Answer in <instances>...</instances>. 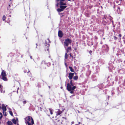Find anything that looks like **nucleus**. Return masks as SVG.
Returning a JSON list of instances; mask_svg holds the SVG:
<instances>
[{
  "label": "nucleus",
  "mask_w": 125,
  "mask_h": 125,
  "mask_svg": "<svg viewBox=\"0 0 125 125\" xmlns=\"http://www.w3.org/2000/svg\"><path fill=\"white\" fill-rule=\"evenodd\" d=\"M72 42V40L68 38L65 39L63 42L64 46L65 48L68 47L69 44H71Z\"/></svg>",
  "instance_id": "f257e3e1"
},
{
  "label": "nucleus",
  "mask_w": 125,
  "mask_h": 125,
  "mask_svg": "<svg viewBox=\"0 0 125 125\" xmlns=\"http://www.w3.org/2000/svg\"><path fill=\"white\" fill-rule=\"evenodd\" d=\"M7 74L6 73L5 71L4 70H2L1 76H2V77L1 78L3 80L5 81H7V79L6 76Z\"/></svg>",
  "instance_id": "f03ea898"
},
{
  "label": "nucleus",
  "mask_w": 125,
  "mask_h": 125,
  "mask_svg": "<svg viewBox=\"0 0 125 125\" xmlns=\"http://www.w3.org/2000/svg\"><path fill=\"white\" fill-rule=\"evenodd\" d=\"M76 86H67V90L70 92L71 94H73L74 90L76 88Z\"/></svg>",
  "instance_id": "7ed1b4c3"
},
{
  "label": "nucleus",
  "mask_w": 125,
  "mask_h": 125,
  "mask_svg": "<svg viewBox=\"0 0 125 125\" xmlns=\"http://www.w3.org/2000/svg\"><path fill=\"white\" fill-rule=\"evenodd\" d=\"M31 123H32V124H34V121L32 118L30 116H29L28 117H26L25 118V120L26 121L25 122H27V121H28V122H29V121H31Z\"/></svg>",
  "instance_id": "20e7f679"
},
{
  "label": "nucleus",
  "mask_w": 125,
  "mask_h": 125,
  "mask_svg": "<svg viewBox=\"0 0 125 125\" xmlns=\"http://www.w3.org/2000/svg\"><path fill=\"white\" fill-rule=\"evenodd\" d=\"M57 111L56 112V115H58L61 114L63 111L64 110H62V111H61L59 109L57 110Z\"/></svg>",
  "instance_id": "39448f33"
},
{
  "label": "nucleus",
  "mask_w": 125,
  "mask_h": 125,
  "mask_svg": "<svg viewBox=\"0 0 125 125\" xmlns=\"http://www.w3.org/2000/svg\"><path fill=\"white\" fill-rule=\"evenodd\" d=\"M63 34L62 31L60 30L58 32V36L59 37L62 38V37Z\"/></svg>",
  "instance_id": "423d86ee"
},
{
  "label": "nucleus",
  "mask_w": 125,
  "mask_h": 125,
  "mask_svg": "<svg viewBox=\"0 0 125 125\" xmlns=\"http://www.w3.org/2000/svg\"><path fill=\"white\" fill-rule=\"evenodd\" d=\"M103 48L105 49L106 52H108L109 50L108 47L107 45H104L103 47Z\"/></svg>",
  "instance_id": "0eeeda50"
},
{
  "label": "nucleus",
  "mask_w": 125,
  "mask_h": 125,
  "mask_svg": "<svg viewBox=\"0 0 125 125\" xmlns=\"http://www.w3.org/2000/svg\"><path fill=\"white\" fill-rule=\"evenodd\" d=\"M74 73H70L69 74L68 77L70 80H71L74 75Z\"/></svg>",
  "instance_id": "6e6552de"
},
{
  "label": "nucleus",
  "mask_w": 125,
  "mask_h": 125,
  "mask_svg": "<svg viewBox=\"0 0 125 125\" xmlns=\"http://www.w3.org/2000/svg\"><path fill=\"white\" fill-rule=\"evenodd\" d=\"M2 109L3 111H6V107L4 104H2Z\"/></svg>",
  "instance_id": "1a4fd4ad"
},
{
  "label": "nucleus",
  "mask_w": 125,
  "mask_h": 125,
  "mask_svg": "<svg viewBox=\"0 0 125 125\" xmlns=\"http://www.w3.org/2000/svg\"><path fill=\"white\" fill-rule=\"evenodd\" d=\"M62 1H61L60 2V5L65 6V5H66V4L65 3L63 2Z\"/></svg>",
  "instance_id": "9d476101"
},
{
  "label": "nucleus",
  "mask_w": 125,
  "mask_h": 125,
  "mask_svg": "<svg viewBox=\"0 0 125 125\" xmlns=\"http://www.w3.org/2000/svg\"><path fill=\"white\" fill-rule=\"evenodd\" d=\"M67 6H61L60 5V8L62 9H63V10L65 9L66 7Z\"/></svg>",
  "instance_id": "9b49d317"
},
{
  "label": "nucleus",
  "mask_w": 125,
  "mask_h": 125,
  "mask_svg": "<svg viewBox=\"0 0 125 125\" xmlns=\"http://www.w3.org/2000/svg\"><path fill=\"white\" fill-rule=\"evenodd\" d=\"M7 124L8 125H12V123L10 121H8L7 122Z\"/></svg>",
  "instance_id": "f8f14e48"
},
{
  "label": "nucleus",
  "mask_w": 125,
  "mask_h": 125,
  "mask_svg": "<svg viewBox=\"0 0 125 125\" xmlns=\"http://www.w3.org/2000/svg\"><path fill=\"white\" fill-rule=\"evenodd\" d=\"M66 51L67 52H68L69 51H71V47H68L66 49Z\"/></svg>",
  "instance_id": "ddd939ff"
},
{
  "label": "nucleus",
  "mask_w": 125,
  "mask_h": 125,
  "mask_svg": "<svg viewBox=\"0 0 125 125\" xmlns=\"http://www.w3.org/2000/svg\"><path fill=\"white\" fill-rule=\"evenodd\" d=\"M11 121L14 124H16V120L14 118L12 119Z\"/></svg>",
  "instance_id": "4468645a"
},
{
  "label": "nucleus",
  "mask_w": 125,
  "mask_h": 125,
  "mask_svg": "<svg viewBox=\"0 0 125 125\" xmlns=\"http://www.w3.org/2000/svg\"><path fill=\"white\" fill-rule=\"evenodd\" d=\"M57 10V11L59 12H61L63 11V9H62L61 8H60L58 9Z\"/></svg>",
  "instance_id": "2eb2a0df"
},
{
  "label": "nucleus",
  "mask_w": 125,
  "mask_h": 125,
  "mask_svg": "<svg viewBox=\"0 0 125 125\" xmlns=\"http://www.w3.org/2000/svg\"><path fill=\"white\" fill-rule=\"evenodd\" d=\"M49 109L50 111V113L51 115H52L53 114L52 112L53 111V110L52 108H49Z\"/></svg>",
  "instance_id": "dca6fc26"
},
{
  "label": "nucleus",
  "mask_w": 125,
  "mask_h": 125,
  "mask_svg": "<svg viewBox=\"0 0 125 125\" xmlns=\"http://www.w3.org/2000/svg\"><path fill=\"white\" fill-rule=\"evenodd\" d=\"M69 68L70 69V71L71 72H74V71L73 70V69L72 67L70 66H69Z\"/></svg>",
  "instance_id": "f3484780"
},
{
  "label": "nucleus",
  "mask_w": 125,
  "mask_h": 125,
  "mask_svg": "<svg viewBox=\"0 0 125 125\" xmlns=\"http://www.w3.org/2000/svg\"><path fill=\"white\" fill-rule=\"evenodd\" d=\"M26 124H27L28 125H33V124H32L31 123L29 122H28V121H27V122H25Z\"/></svg>",
  "instance_id": "a211bd4d"
},
{
  "label": "nucleus",
  "mask_w": 125,
  "mask_h": 125,
  "mask_svg": "<svg viewBox=\"0 0 125 125\" xmlns=\"http://www.w3.org/2000/svg\"><path fill=\"white\" fill-rule=\"evenodd\" d=\"M78 76L76 75L74 76L73 77V79L74 80H76L78 78Z\"/></svg>",
  "instance_id": "6ab92c4d"
},
{
  "label": "nucleus",
  "mask_w": 125,
  "mask_h": 125,
  "mask_svg": "<svg viewBox=\"0 0 125 125\" xmlns=\"http://www.w3.org/2000/svg\"><path fill=\"white\" fill-rule=\"evenodd\" d=\"M6 111H3V114L4 115L6 116L7 115V114L6 113Z\"/></svg>",
  "instance_id": "aec40b11"
},
{
  "label": "nucleus",
  "mask_w": 125,
  "mask_h": 125,
  "mask_svg": "<svg viewBox=\"0 0 125 125\" xmlns=\"http://www.w3.org/2000/svg\"><path fill=\"white\" fill-rule=\"evenodd\" d=\"M68 55L67 53H65V59H67L68 58Z\"/></svg>",
  "instance_id": "412c9836"
},
{
  "label": "nucleus",
  "mask_w": 125,
  "mask_h": 125,
  "mask_svg": "<svg viewBox=\"0 0 125 125\" xmlns=\"http://www.w3.org/2000/svg\"><path fill=\"white\" fill-rule=\"evenodd\" d=\"M30 77H31L30 78V80L31 81H33L34 80V77H32L31 76H30Z\"/></svg>",
  "instance_id": "4be33fe9"
},
{
  "label": "nucleus",
  "mask_w": 125,
  "mask_h": 125,
  "mask_svg": "<svg viewBox=\"0 0 125 125\" xmlns=\"http://www.w3.org/2000/svg\"><path fill=\"white\" fill-rule=\"evenodd\" d=\"M42 64H46V63L45 62V60H43L41 62Z\"/></svg>",
  "instance_id": "5701e85b"
},
{
  "label": "nucleus",
  "mask_w": 125,
  "mask_h": 125,
  "mask_svg": "<svg viewBox=\"0 0 125 125\" xmlns=\"http://www.w3.org/2000/svg\"><path fill=\"white\" fill-rule=\"evenodd\" d=\"M9 113L11 116H13V113L11 111H9Z\"/></svg>",
  "instance_id": "b1692460"
},
{
  "label": "nucleus",
  "mask_w": 125,
  "mask_h": 125,
  "mask_svg": "<svg viewBox=\"0 0 125 125\" xmlns=\"http://www.w3.org/2000/svg\"><path fill=\"white\" fill-rule=\"evenodd\" d=\"M6 19V16L5 15H3L2 17V20L3 21H4Z\"/></svg>",
  "instance_id": "393cba45"
},
{
  "label": "nucleus",
  "mask_w": 125,
  "mask_h": 125,
  "mask_svg": "<svg viewBox=\"0 0 125 125\" xmlns=\"http://www.w3.org/2000/svg\"><path fill=\"white\" fill-rule=\"evenodd\" d=\"M114 39L115 40H116L117 39V38L115 36H114Z\"/></svg>",
  "instance_id": "a878e982"
},
{
  "label": "nucleus",
  "mask_w": 125,
  "mask_h": 125,
  "mask_svg": "<svg viewBox=\"0 0 125 125\" xmlns=\"http://www.w3.org/2000/svg\"><path fill=\"white\" fill-rule=\"evenodd\" d=\"M47 66H50L51 65V63L50 62H48L47 64Z\"/></svg>",
  "instance_id": "bb28decb"
},
{
  "label": "nucleus",
  "mask_w": 125,
  "mask_h": 125,
  "mask_svg": "<svg viewBox=\"0 0 125 125\" xmlns=\"http://www.w3.org/2000/svg\"><path fill=\"white\" fill-rule=\"evenodd\" d=\"M3 89L2 88H1L0 89V91L1 93H2V92L3 91Z\"/></svg>",
  "instance_id": "cd10ccee"
},
{
  "label": "nucleus",
  "mask_w": 125,
  "mask_h": 125,
  "mask_svg": "<svg viewBox=\"0 0 125 125\" xmlns=\"http://www.w3.org/2000/svg\"><path fill=\"white\" fill-rule=\"evenodd\" d=\"M70 83L72 85V86H73L72 83V80H71L70 81Z\"/></svg>",
  "instance_id": "c85d7f7f"
},
{
  "label": "nucleus",
  "mask_w": 125,
  "mask_h": 125,
  "mask_svg": "<svg viewBox=\"0 0 125 125\" xmlns=\"http://www.w3.org/2000/svg\"><path fill=\"white\" fill-rule=\"evenodd\" d=\"M92 51L91 50L89 52V53L91 55V53H92Z\"/></svg>",
  "instance_id": "c756f323"
},
{
  "label": "nucleus",
  "mask_w": 125,
  "mask_h": 125,
  "mask_svg": "<svg viewBox=\"0 0 125 125\" xmlns=\"http://www.w3.org/2000/svg\"><path fill=\"white\" fill-rule=\"evenodd\" d=\"M1 116H2V114L0 112V118L1 117Z\"/></svg>",
  "instance_id": "7c9ffc66"
},
{
  "label": "nucleus",
  "mask_w": 125,
  "mask_h": 125,
  "mask_svg": "<svg viewBox=\"0 0 125 125\" xmlns=\"http://www.w3.org/2000/svg\"><path fill=\"white\" fill-rule=\"evenodd\" d=\"M23 103L24 104H26V101H23Z\"/></svg>",
  "instance_id": "2f4dec72"
},
{
  "label": "nucleus",
  "mask_w": 125,
  "mask_h": 125,
  "mask_svg": "<svg viewBox=\"0 0 125 125\" xmlns=\"http://www.w3.org/2000/svg\"><path fill=\"white\" fill-rule=\"evenodd\" d=\"M65 0H56V1H59V0H60V1H64Z\"/></svg>",
  "instance_id": "473e14b6"
},
{
  "label": "nucleus",
  "mask_w": 125,
  "mask_h": 125,
  "mask_svg": "<svg viewBox=\"0 0 125 125\" xmlns=\"http://www.w3.org/2000/svg\"><path fill=\"white\" fill-rule=\"evenodd\" d=\"M16 122H18V118H16Z\"/></svg>",
  "instance_id": "72a5a7b5"
},
{
  "label": "nucleus",
  "mask_w": 125,
  "mask_h": 125,
  "mask_svg": "<svg viewBox=\"0 0 125 125\" xmlns=\"http://www.w3.org/2000/svg\"><path fill=\"white\" fill-rule=\"evenodd\" d=\"M36 48H38L37 47V43H36Z\"/></svg>",
  "instance_id": "f704fd0d"
},
{
  "label": "nucleus",
  "mask_w": 125,
  "mask_h": 125,
  "mask_svg": "<svg viewBox=\"0 0 125 125\" xmlns=\"http://www.w3.org/2000/svg\"><path fill=\"white\" fill-rule=\"evenodd\" d=\"M1 105V104H0V110L1 109H2V107L0 106Z\"/></svg>",
  "instance_id": "c9c22d12"
},
{
  "label": "nucleus",
  "mask_w": 125,
  "mask_h": 125,
  "mask_svg": "<svg viewBox=\"0 0 125 125\" xmlns=\"http://www.w3.org/2000/svg\"><path fill=\"white\" fill-rule=\"evenodd\" d=\"M59 4V3H57V4H56V6H58V5Z\"/></svg>",
  "instance_id": "e433bc0d"
},
{
  "label": "nucleus",
  "mask_w": 125,
  "mask_h": 125,
  "mask_svg": "<svg viewBox=\"0 0 125 125\" xmlns=\"http://www.w3.org/2000/svg\"><path fill=\"white\" fill-rule=\"evenodd\" d=\"M119 36L120 37H121V34H119Z\"/></svg>",
  "instance_id": "4c0bfd02"
},
{
  "label": "nucleus",
  "mask_w": 125,
  "mask_h": 125,
  "mask_svg": "<svg viewBox=\"0 0 125 125\" xmlns=\"http://www.w3.org/2000/svg\"><path fill=\"white\" fill-rule=\"evenodd\" d=\"M70 55L71 57H73L72 56V54L71 53L70 54Z\"/></svg>",
  "instance_id": "58836bf2"
},
{
  "label": "nucleus",
  "mask_w": 125,
  "mask_h": 125,
  "mask_svg": "<svg viewBox=\"0 0 125 125\" xmlns=\"http://www.w3.org/2000/svg\"><path fill=\"white\" fill-rule=\"evenodd\" d=\"M65 66L66 67H67V65L66 63H65Z\"/></svg>",
  "instance_id": "ea45409f"
},
{
  "label": "nucleus",
  "mask_w": 125,
  "mask_h": 125,
  "mask_svg": "<svg viewBox=\"0 0 125 125\" xmlns=\"http://www.w3.org/2000/svg\"><path fill=\"white\" fill-rule=\"evenodd\" d=\"M67 86H71V85H70V84H69L68 83V84H67Z\"/></svg>",
  "instance_id": "a19ab883"
},
{
  "label": "nucleus",
  "mask_w": 125,
  "mask_h": 125,
  "mask_svg": "<svg viewBox=\"0 0 125 125\" xmlns=\"http://www.w3.org/2000/svg\"><path fill=\"white\" fill-rule=\"evenodd\" d=\"M72 124H74V122L73 121H72V123H71Z\"/></svg>",
  "instance_id": "79ce46f5"
},
{
  "label": "nucleus",
  "mask_w": 125,
  "mask_h": 125,
  "mask_svg": "<svg viewBox=\"0 0 125 125\" xmlns=\"http://www.w3.org/2000/svg\"><path fill=\"white\" fill-rule=\"evenodd\" d=\"M24 72L25 73H26V70H24Z\"/></svg>",
  "instance_id": "37998d69"
},
{
  "label": "nucleus",
  "mask_w": 125,
  "mask_h": 125,
  "mask_svg": "<svg viewBox=\"0 0 125 125\" xmlns=\"http://www.w3.org/2000/svg\"><path fill=\"white\" fill-rule=\"evenodd\" d=\"M37 59L38 60H39L40 58L39 57L37 58Z\"/></svg>",
  "instance_id": "c03bdc74"
},
{
  "label": "nucleus",
  "mask_w": 125,
  "mask_h": 125,
  "mask_svg": "<svg viewBox=\"0 0 125 125\" xmlns=\"http://www.w3.org/2000/svg\"><path fill=\"white\" fill-rule=\"evenodd\" d=\"M19 89V87H18V88H17V93H18V90Z\"/></svg>",
  "instance_id": "a18cd8bd"
},
{
  "label": "nucleus",
  "mask_w": 125,
  "mask_h": 125,
  "mask_svg": "<svg viewBox=\"0 0 125 125\" xmlns=\"http://www.w3.org/2000/svg\"><path fill=\"white\" fill-rule=\"evenodd\" d=\"M124 43V44H125V40H123Z\"/></svg>",
  "instance_id": "49530a36"
},
{
  "label": "nucleus",
  "mask_w": 125,
  "mask_h": 125,
  "mask_svg": "<svg viewBox=\"0 0 125 125\" xmlns=\"http://www.w3.org/2000/svg\"><path fill=\"white\" fill-rule=\"evenodd\" d=\"M59 15H62V14L61 13H59Z\"/></svg>",
  "instance_id": "de8ad7c7"
},
{
  "label": "nucleus",
  "mask_w": 125,
  "mask_h": 125,
  "mask_svg": "<svg viewBox=\"0 0 125 125\" xmlns=\"http://www.w3.org/2000/svg\"><path fill=\"white\" fill-rule=\"evenodd\" d=\"M48 40L49 41V42H50V41L49 40V39H48Z\"/></svg>",
  "instance_id": "09e8293b"
},
{
  "label": "nucleus",
  "mask_w": 125,
  "mask_h": 125,
  "mask_svg": "<svg viewBox=\"0 0 125 125\" xmlns=\"http://www.w3.org/2000/svg\"><path fill=\"white\" fill-rule=\"evenodd\" d=\"M30 72V71L29 70H28V72H27V73H29Z\"/></svg>",
  "instance_id": "8fccbe9b"
},
{
  "label": "nucleus",
  "mask_w": 125,
  "mask_h": 125,
  "mask_svg": "<svg viewBox=\"0 0 125 125\" xmlns=\"http://www.w3.org/2000/svg\"><path fill=\"white\" fill-rule=\"evenodd\" d=\"M123 39H125V38L124 37H123Z\"/></svg>",
  "instance_id": "3c124183"
},
{
  "label": "nucleus",
  "mask_w": 125,
  "mask_h": 125,
  "mask_svg": "<svg viewBox=\"0 0 125 125\" xmlns=\"http://www.w3.org/2000/svg\"><path fill=\"white\" fill-rule=\"evenodd\" d=\"M30 58L31 59L32 58V57L31 56H30Z\"/></svg>",
  "instance_id": "603ef678"
},
{
  "label": "nucleus",
  "mask_w": 125,
  "mask_h": 125,
  "mask_svg": "<svg viewBox=\"0 0 125 125\" xmlns=\"http://www.w3.org/2000/svg\"><path fill=\"white\" fill-rule=\"evenodd\" d=\"M80 123H80V122H78V124H80Z\"/></svg>",
  "instance_id": "864d4df0"
},
{
  "label": "nucleus",
  "mask_w": 125,
  "mask_h": 125,
  "mask_svg": "<svg viewBox=\"0 0 125 125\" xmlns=\"http://www.w3.org/2000/svg\"><path fill=\"white\" fill-rule=\"evenodd\" d=\"M62 86H61V88L62 89Z\"/></svg>",
  "instance_id": "5fc2aeb1"
},
{
  "label": "nucleus",
  "mask_w": 125,
  "mask_h": 125,
  "mask_svg": "<svg viewBox=\"0 0 125 125\" xmlns=\"http://www.w3.org/2000/svg\"><path fill=\"white\" fill-rule=\"evenodd\" d=\"M79 125V124H75V125Z\"/></svg>",
  "instance_id": "6e6d98bb"
},
{
  "label": "nucleus",
  "mask_w": 125,
  "mask_h": 125,
  "mask_svg": "<svg viewBox=\"0 0 125 125\" xmlns=\"http://www.w3.org/2000/svg\"><path fill=\"white\" fill-rule=\"evenodd\" d=\"M47 50L48 51H49V49H47Z\"/></svg>",
  "instance_id": "4d7b16f0"
},
{
  "label": "nucleus",
  "mask_w": 125,
  "mask_h": 125,
  "mask_svg": "<svg viewBox=\"0 0 125 125\" xmlns=\"http://www.w3.org/2000/svg\"><path fill=\"white\" fill-rule=\"evenodd\" d=\"M112 22L113 23V21H112Z\"/></svg>",
  "instance_id": "13d9d810"
},
{
  "label": "nucleus",
  "mask_w": 125,
  "mask_h": 125,
  "mask_svg": "<svg viewBox=\"0 0 125 125\" xmlns=\"http://www.w3.org/2000/svg\"><path fill=\"white\" fill-rule=\"evenodd\" d=\"M108 99H109V96H108Z\"/></svg>",
  "instance_id": "bf43d9fd"
},
{
  "label": "nucleus",
  "mask_w": 125,
  "mask_h": 125,
  "mask_svg": "<svg viewBox=\"0 0 125 125\" xmlns=\"http://www.w3.org/2000/svg\"><path fill=\"white\" fill-rule=\"evenodd\" d=\"M71 0H68V1H71Z\"/></svg>",
  "instance_id": "052dcab7"
},
{
  "label": "nucleus",
  "mask_w": 125,
  "mask_h": 125,
  "mask_svg": "<svg viewBox=\"0 0 125 125\" xmlns=\"http://www.w3.org/2000/svg\"><path fill=\"white\" fill-rule=\"evenodd\" d=\"M49 58H50V56H49Z\"/></svg>",
  "instance_id": "680f3d73"
},
{
  "label": "nucleus",
  "mask_w": 125,
  "mask_h": 125,
  "mask_svg": "<svg viewBox=\"0 0 125 125\" xmlns=\"http://www.w3.org/2000/svg\"><path fill=\"white\" fill-rule=\"evenodd\" d=\"M50 86H49V88H50Z\"/></svg>",
  "instance_id": "e2e57ef3"
},
{
  "label": "nucleus",
  "mask_w": 125,
  "mask_h": 125,
  "mask_svg": "<svg viewBox=\"0 0 125 125\" xmlns=\"http://www.w3.org/2000/svg\"><path fill=\"white\" fill-rule=\"evenodd\" d=\"M48 45H49V44H48Z\"/></svg>",
  "instance_id": "0e129e2a"
},
{
  "label": "nucleus",
  "mask_w": 125,
  "mask_h": 125,
  "mask_svg": "<svg viewBox=\"0 0 125 125\" xmlns=\"http://www.w3.org/2000/svg\"><path fill=\"white\" fill-rule=\"evenodd\" d=\"M124 63H125V61H124Z\"/></svg>",
  "instance_id": "69168bd1"
},
{
  "label": "nucleus",
  "mask_w": 125,
  "mask_h": 125,
  "mask_svg": "<svg viewBox=\"0 0 125 125\" xmlns=\"http://www.w3.org/2000/svg\"><path fill=\"white\" fill-rule=\"evenodd\" d=\"M112 94H114L113 93H112Z\"/></svg>",
  "instance_id": "338daca9"
},
{
  "label": "nucleus",
  "mask_w": 125,
  "mask_h": 125,
  "mask_svg": "<svg viewBox=\"0 0 125 125\" xmlns=\"http://www.w3.org/2000/svg\"><path fill=\"white\" fill-rule=\"evenodd\" d=\"M17 125H19L18 123L17 124Z\"/></svg>",
  "instance_id": "774afa93"
}]
</instances>
